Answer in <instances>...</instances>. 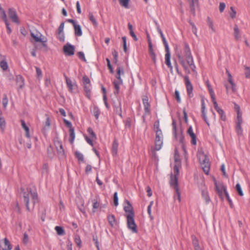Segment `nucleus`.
Segmentation results:
<instances>
[{
    "label": "nucleus",
    "mask_w": 250,
    "mask_h": 250,
    "mask_svg": "<svg viewBox=\"0 0 250 250\" xmlns=\"http://www.w3.org/2000/svg\"><path fill=\"white\" fill-rule=\"evenodd\" d=\"M234 36L236 40H240L241 39L239 29L236 24L234 27Z\"/></svg>",
    "instance_id": "393cba45"
},
{
    "label": "nucleus",
    "mask_w": 250,
    "mask_h": 250,
    "mask_svg": "<svg viewBox=\"0 0 250 250\" xmlns=\"http://www.w3.org/2000/svg\"><path fill=\"white\" fill-rule=\"evenodd\" d=\"M197 157L204 172L208 175L210 169V163L208 156L203 152L200 151L197 154Z\"/></svg>",
    "instance_id": "7ed1b4c3"
},
{
    "label": "nucleus",
    "mask_w": 250,
    "mask_h": 250,
    "mask_svg": "<svg viewBox=\"0 0 250 250\" xmlns=\"http://www.w3.org/2000/svg\"><path fill=\"white\" fill-rule=\"evenodd\" d=\"M245 75L246 78H250V67L247 66H244Z\"/></svg>",
    "instance_id": "49530a36"
},
{
    "label": "nucleus",
    "mask_w": 250,
    "mask_h": 250,
    "mask_svg": "<svg viewBox=\"0 0 250 250\" xmlns=\"http://www.w3.org/2000/svg\"><path fill=\"white\" fill-rule=\"evenodd\" d=\"M16 81L20 88L22 89L24 86V79L21 75H18L16 77Z\"/></svg>",
    "instance_id": "5701e85b"
},
{
    "label": "nucleus",
    "mask_w": 250,
    "mask_h": 250,
    "mask_svg": "<svg viewBox=\"0 0 250 250\" xmlns=\"http://www.w3.org/2000/svg\"><path fill=\"white\" fill-rule=\"evenodd\" d=\"M207 23L209 29L213 32H215V29L214 27L213 23L210 19L208 17L207 19Z\"/></svg>",
    "instance_id": "c9c22d12"
},
{
    "label": "nucleus",
    "mask_w": 250,
    "mask_h": 250,
    "mask_svg": "<svg viewBox=\"0 0 250 250\" xmlns=\"http://www.w3.org/2000/svg\"><path fill=\"white\" fill-rule=\"evenodd\" d=\"M84 90L86 92V96L88 98L90 97V92L91 89V84H84Z\"/></svg>",
    "instance_id": "c756f323"
},
{
    "label": "nucleus",
    "mask_w": 250,
    "mask_h": 250,
    "mask_svg": "<svg viewBox=\"0 0 250 250\" xmlns=\"http://www.w3.org/2000/svg\"><path fill=\"white\" fill-rule=\"evenodd\" d=\"M55 230L59 235H63L65 234L64 229L62 227L56 226L55 228Z\"/></svg>",
    "instance_id": "72a5a7b5"
},
{
    "label": "nucleus",
    "mask_w": 250,
    "mask_h": 250,
    "mask_svg": "<svg viewBox=\"0 0 250 250\" xmlns=\"http://www.w3.org/2000/svg\"><path fill=\"white\" fill-rule=\"evenodd\" d=\"M172 130L173 133L174 134V136L176 139H180L181 140L183 139V137L182 136V131L181 129H177L176 128V122L174 120H173L172 123Z\"/></svg>",
    "instance_id": "9d476101"
},
{
    "label": "nucleus",
    "mask_w": 250,
    "mask_h": 250,
    "mask_svg": "<svg viewBox=\"0 0 250 250\" xmlns=\"http://www.w3.org/2000/svg\"><path fill=\"white\" fill-rule=\"evenodd\" d=\"M211 98L212 99V101L213 104L215 109L217 111H218L221 108L219 107L218 104L215 100V94H213V96L211 97Z\"/></svg>",
    "instance_id": "58836bf2"
},
{
    "label": "nucleus",
    "mask_w": 250,
    "mask_h": 250,
    "mask_svg": "<svg viewBox=\"0 0 250 250\" xmlns=\"http://www.w3.org/2000/svg\"><path fill=\"white\" fill-rule=\"evenodd\" d=\"M84 138H85V140H86V142L88 144H89L92 146H94V144L93 143V141L94 140L92 139L91 138H90V137L89 138V137H87V136H84Z\"/></svg>",
    "instance_id": "6e6d98bb"
},
{
    "label": "nucleus",
    "mask_w": 250,
    "mask_h": 250,
    "mask_svg": "<svg viewBox=\"0 0 250 250\" xmlns=\"http://www.w3.org/2000/svg\"><path fill=\"white\" fill-rule=\"evenodd\" d=\"M92 203H93V209H96L99 208L100 206V203L98 201L97 199H93L92 200Z\"/></svg>",
    "instance_id": "8fccbe9b"
},
{
    "label": "nucleus",
    "mask_w": 250,
    "mask_h": 250,
    "mask_svg": "<svg viewBox=\"0 0 250 250\" xmlns=\"http://www.w3.org/2000/svg\"><path fill=\"white\" fill-rule=\"evenodd\" d=\"M202 196L203 199L205 201L206 204H208L210 202V199L207 188H205L202 191Z\"/></svg>",
    "instance_id": "412c9836"
},
{
    "label": "nucleus",
    "mask_w": 250,
    "mask_h": 250,
    "mask_svg": "<svg viewBox=\"0 0 250 250\" xmlns=\"http://www.w3.org/2000/svg\"><path fill=\"white\" fill-rule=\"evenodd\" d=\"M118 144L117 142L115 140L113 142L112 144V152L113 154L116 155L118 151Z\"/></svg>",
    "instance_id": "f704fd0d"
},
{
    "label": "nucleus",
    "mask_w": 250,
    "mask_h": 250,
    "mask_svg": "<svg viewBox=\"0 0 250 250\" xmlns=\"http://www.w3.org/2000/svg\"><path fill=\"white\" fill-rule=\"evenodd\" d=\"M225 7H226V4L224 2H221L220 3V4H219V10L221 12H222L225 8Z\"/></svg>",
    "instance_id": "774afa93"
},
{
    "label": "nucleus",
    "mask_w": 250,
    "mask_h": 250,
    "mask_svg": "<svg viewBox=\"0 0 250 250\" xmlns=\"http://www.w3.org/2000/svg\"><path fill=\"white\" fill-rule=\"evenodd\" d=\"M88 17L89 20L92 23L93 26L96 28L97 27L98 25V23L97 21V20L95 17L94 16L93 14L92 13H89L88 14Z\"/></svg>",
    "instance_id": "cd10ccee"
},
{
    "label": "nucleus",
    "mask_w": 250,
    "mask_h": 250,
    "mask_svg": "<svg viewBox=\"0 0 250 250\" xmlns=\"http://www.w3.org/2000/svg\"><path fill=\"white\" fill-rule=\"evenodd\" d=\"M70 132V139L69 142L70 144H72L74 143L75 138V134L74 132V129L73 127H70L69 129Z\"/></svg>",
    "instance_id": "c85d7f7f"
},
{
    "label": "nucleus",
    "mask_w": 250,
    "mask_h": 250,
    "mask_svg": "<svg viewBox=\"0 0 250 250\" xmlns=\"http://www.w3.org/2000/svg\"><path fill=\"white\" fill-rule=\"evenodd\" d=\"M106 61L107 62V66H108V68L110 70V72L111 73H113V68L112 67V65H111V64L110 63V62L109 59H108V58H106Z\"/></svg>",
    "instance_id": "0e129e2a"
},
{
    "label": "nucleus",
    "mask_w": 250,
    "mask_h": 250,
    "mask_svg": "<svg viewBox=\"0 0 250 250\" xmlns=\"http://www.w3.org/2000/svg\"><path fill=\"white\" fill-rule=\"evenodd\" d=\"M154 126V129H156V138L155 140L154 149L155 150L158 151L161 149L163 144V135L162 131L159 128V122L155 123Z\"/></svg>",
    "instance_id": "f03ea898"
},
{
    "label": "nucleus",
    "mask_w": 250,
    "mask_h": 250,
    "mask_svg": "<svg viewBox=\"0 0 250 250\" xmlns=\"http://www.w3.org/2000/svg\"><path fill=\"white\" fill-rule=\"evenodd\" d=\"M126 202L127 203V205L124 207V210L125 212L126 217H128L129 215H131V216H134L132 206L129 201H126Z\"/></svg>",
    "instance_id": "dca6fc26"
},
{
    "label": "nucleus",
    "mask_w": 250,
    "mask_h": 250,
    "mask_svg": "<svg viewBox=\"0 0 250 250\" xmlns=\"http://www.w3.org/2000/svg\"><path fill=\"white\" fill-rule=\"evenodd\" d=\"M184 52L187 63L183 58L180 55L178 56L179 62L184 68L186 73L190 74V72L189 67L194 73H197L196 71V67L194 62L193 58L189 46L187 42H184Z\"/></svg>",
    "instance_id": "f257e3e1"
},
{
    "label": "nucleus",
    "mask_w": 250,
    "mask_h": 250,
    "mask_svg": "<svg viewBox=\"0 0 250 250\" xmlns=\"http://www.w3.org/2000/svg\"><path fill=\"white\" fill-rule=\"evenodd\" d=\"M181 167V165H175L173 167V173L174 177L172 175L170 179V185L174 184V181L176 180V184H178V180L179 175V168Z\"/></svg>",
    "instance_id": "1a4fd4ad"
},
{
    "label": "nucleus",
    "mask_w": 250,
    "mask_h": 250,
    "mask_svg": "<svg viewBox=\"0 0 250 250\" xmlns=\"http://www.w3.org/2000/svg\"><path fill=\"white\" fill-rule=\"evenodd\" d=\"M143 102L145 112L147 113H149L150 105L148 103V98L147 96H144L143 97Z\"/></svg>",
    "instance_id": "4be33fe9"
},
{
    "label": "nucleus",
    "mask_w": 250,
    "mask_h": 250,
    "mask_svg": "<svg viewBox=\"0 0 250 250\" xmlns=\"http://www.w3.org/2000/svg\"><path fill=\"white\" fill-rule=\"evenodd\" d=\"M202 117L203 118L205 122L206 123V124L208 125L209 126L210 124L208 121L205 111H202Z\"/></svg>",
    "instance_id": "5fc2aeb1"
},
{
    "label": "nucleus",
    "mask_w": 250,
    "mask_h": 250,
    "mask_svg": "<svg viewBox=\"0 0 250 250\" xmlns=\"http://www.w3.org/2000/svg\"><path fill=\"white\" fill-rule=\"evenodd\" d=\"M6 126V122L4 118L2 116V112L0 111V128L2 131L5 130Z\"/></svg>",
    "instance_id": "bb28decb"
},
{
    "label": "nucleus",
    "mask_w": 250,
    "mask_h": 250,
    "mask_svg": "<svg viewBox=\"0 0 250 250\" xmlns=\"http://www.w3.org/2000/svg\"><path fill=\"white\" fill-rule=\"evenodd\" d=\"M75 242L78 247H81L82 241L79 236H76L75 237Z\"/></svg>",
    "instance_id": "864d4df0"
},
{
    "label": "nucleus",
    "mask_w": 250,
    "mask_h": 250,
    "mask_svg": "<svg viewBox=\"0 0 250 250\" xmlns=\"http://www.w3.org/2000/svg\"><path fill=\"white\" fill-rule=\"evenodd\" d=\"M187 134L190 136L191 138V143L193 145H196L197 144V137L195 134L194 133L192 127L191 126H190L188 130H187Z\"/></svg>",
    "instance_id": "2eb2a0df"
},
{
    "label": "nucleus",
    "mask_w": 250,
    "mask_h": 250,
    "mask_svg": "<svg viewBox=\"0 0 250 250\" xmlns=\"http://www.w3.org/2000/svg\"><path fill=\"white\" fill-rule=\"evenodd\" d=\"M114 111L116 114L122 118V109L121 107V103L120 102H119L118 105L114 106Z\"/></svg>",
    "instance_id": "a878e982"
},
{
    "label": "nucleus",
    "mask_w": 250,
    "mask_h": 250,
    "mask_svg": "<svg viewBox=\"0 0 250 250\" xmlns=\"http://www.w3.org/2000/svg\"><path fill=\"white\" fill-rule=\"evenodd\" d=\"M83 85L84 84H91L90 79L86 75H84L83 76Z\"/></svg>",
    "instance_id": "603ef678"
},
{
    "label": "nucleus",
    "mask_w": 250,
    "mask_h": 250,
    "mask_svg": "<svg viewBox=\"0 0 250 250\" xmlns=\"http://www.w3.org/2000/svg\"><path fill=\"white\" fill-rule=\"evenodd\" d=\"M235 131L238 136H242L243 135V129L241 125H236Z\"/></svg>",
    "instance_id": "4c0bfd02"
},
{
    "label": "nucleus",
    "mask_w": 250,
    "mask_h": 250,
    "mask_svg": "<svg viewBox=\"0 0 250 250\" xmlns=\"http://www.w3.org/2000/svg\"><path fill=\"white\" fill-rule=\"evenodd\" d=\"M8 15L12 21L19 24L20 21L17 13L14 9L10 8L8 10Z\"/></svg>",
    "instance_id": "f8f14e48"
},
{
    "label": "nucleus",
    "mask_w": 250,
    "mask_h": 250,
    "mask_svg": "<svg viewBox=\"0 0 250 250\" xmlns=\"http://www.w3.org/2000/svg\"><path fill=\"white\" fill-rule=\"evenodd\" d=\"M74 30H75V35L79 36V37L81 36L83 34V32H82L81 25L77 23V24L74 25Z\"/></svg>",
    "instance_id": "b1692460"
},
{
    "label": "nucleus",
    "mask_w": 250,
    "mask_h": 250,
    "mask_svg": "<svg viewBox=\"0 0 250 250\" xmlns=\"http://www.w3.org/2000/svg\"><path fill=\"white\" fill-rule=\"evenodd\" d=\"M171 186L173 187L176 192V194L175 196V199H177L179 201V202H180V193L178 188V184H176V180L174 181V184H171Z\"/></svg>",
    "instance_id": "aec40b11"
},
{
    "label": "nucleus",
    "mask_w": 250,
    "mask_h": 250,
    "mask_svg": "<svg viewBox=\"0 0 250 250\" xmlns=\"http://www.w3.org/2000/svg\"><path fill=\"white\" fill-rule=\"evenodd\" d=\"M217 112L220 115V119L223 121H225L226 120V114L224 111V110L222 109H220L218 111H217Z\"/></svg>",
    "instance_id": "a19ab883"
},
{
    "label": "nucleus",
    "mask_w": 250,
    "mask_h": 250,
    "mask_svg": "<svg viewBox=\"0 0 250 250\" xmlns=\"http://www.w3.org/2000/svg\"><path fill=\"white\" fill-rule=\"evenodd\" d=\"M31 200L34 204L38 199V194L36 192H32L30 189H27L26 192L23 193V200L25 204L27 210L30 211L29 208V200Z\"/></svg>",
    "instance_id": "20e7f679"
},
{
    "label": "nucleus",
    "mask_w": 250,
    "mask_h": 250,
    "mask_svg": "<svg viewBox=\"0 0 250 250\" xmlns=\"http://www.w3.org/2000/svg\"><path fill=\"white\" fill-rule=\"evenodd\" d=\"M58 38L61 41H64V35L63 32H58Z\"/></svg>",
    "instance_id": "338daca9"
},
{
    "label": "nucleus",
    "mask_w": 250,
    "mask_h": 250,
    "mask_svg": "<svg viewBox=\"0 0 250 250\" xmlns=\"http://www.w3.org/2000/svg\"><path fill=\"white\" fill-rule=\"evenodd\" d=\"M0 67L3 71H6L8 69L6 57L1 54H0Z\"/></svg>",
    "instance_id": "ddd939ff"
},
{
    "label": "nucleus",
    "mask_w": 250,
    "mask_h": 250,
    "mask_svg": "<svg viewBox=\"0 0 250 250\" xmlns=\"http://www.w3.org/2000/svg\"><path fill=\"white\" fill-rule=\"evenodd\" d=\"M184 80L185 82V84L186 86L188 94L189 97H192L193 96V86L189 81L188 76H185L184 77Z\"/></svg>",
    "instance_id": "9b49d317"
},
{
    "label": "nucleus",
    "mask_w": 250,
    "mask_h": 250,
    "mask_svg": "<svg viewBox=\"0 0 250 250\" xmlns=\"http://www.w3.org/2000/svg\"><path fill=\"white\" fill-rule=\"evenodd\" d=\"M56 146L58 147L59 146L60 147V149L58 148V151L59 153H64V150L62 147V145L61 142H58L56 144Z\"/></svg>",
    "instance_id": "3c124183"
},
{
    "label": "nucleus",
    "mask_w": 250,
    "mask_h": 250,
    "mask_svg": "<svg viewBox=\"0 0 250 250\" xmlns=\"http://www.w3.org/2000/svg\"><path fill=\"white\" fill-rule=\"evenodd\" d=\"M123 83L122 80L117 81L115 80L114 81V85L116 90V93H119L120 90V85Z\"/></svg>",
    "instance_id": "7c9ffc66"
},
{
    "label": "nucleus",
    "mask_w": 250,
    "mask_h": 250,
    "mask_svg": "<svg viewBox=\"0 0 250 250\" xmlns=\"http://www.w3.org/2000/svg\"><path fill=\"white\" fill-rule=\"evenodd\" d=\"M114 204L115 206L118 205V197L117 192H115L114 194Z\"/></svg>",
    "instance_id": "bf43d9fd"
},
{
    "label": "nucleus",
    "mask_w": 250,
    "mask_h": 250,
    "mask_svg": "<svg viewBox=\"0 0 250 250\" xmlns=\"http://www.w3.org/2000/svg\"><path fill=\"white\" fill-rule=\"evenodd\" d=\"M37 77L40 79L42 77V71L41 69L38 67H35Z\"/></svg>",
    "instance_id": "680f3d73"
},
{
    "label": "nucleus",
    "mask_w": 250,
    "mask_h": 250,
    "mask_svg": "<svg viewBox=\"0 0 250 250\" xmlns=\"http://www.w3.org/2000/svg\"><path fill=\"white\" fill-rule=\"evenodd\" d=\"M65 81L69 92L76 93L78 92V86L75 81H72L65 76Z\"/></svg>",
    "instance_id": "423d86ee"
},
{
    "label": "nucleus",
    "mask_w": 250,
    "mask_h": 250,
    "mask_svg": "<svg viewBox=\"0 0 250 250\" xmlns=\"http://www.w3.org/2000/svg\"><path fill=\"white\" fill-rule=\"evenodd\" d=\"M235 188L240 196H243L244 195V193L242 191L241 185H240L239 183H237L236 184L235 186Z\"/></svg>",
    "instance_id": "37998d69"
},
{
    "label": "nucleus",
    "mask_w": 250,
    "mask_h": 250,
    "mask_svg": "<svg viewBox=\"0 0 250 250\" xmlns=\"http://www.w3.org/2000/svg\"><path fill=\"white\" fill-rule=\"evenodd\" d=\"M165 63L170 69L171 73H173V66L170 62V51H166L165 54Z\"/></svg>",
    "instance_id": "f3484780"
},
{
    "label": "nucleus",
    "mask_w": 250,
    "mask_h": 250,
    "mask_svg": "<svg viewBox=\"0 0 250 250\" xmlns=\"http://www.w3.org/2000/svg\"><path fill=\"white\" fill-rule=\"evenodd\" d=\"M120 5L125 8H128L129 0H119Z\"/></svg>",
    "instance_id": "79ce46f5"
},
{
    "label": "nucleus",
    "mask_w": 250,
    "mask_h": 250,
    "mask_svg": "<svg viewBox=\"0 0 250 250\" xmlns=\"http://www.w3.org/2000/svg\"><path fill=\"white\" fill-rule=\"evenodd\" d=\"M8 104V99L6 96H5L2 99V104L4 108H6Z\"/></svg>",
    "instance_id": "69168bd1"
},
{
    "label": "nucleus",
    "mask_w": 250,
    "mask_h": 250,
    "mask_svg": "<svg viewBox=\"0 0 250 250\" xmlns=\"http://www.w3.org/2000/svg\"><path fill=\"white\" fill-rule=\"evenodd\" d=\"M206 84L208 88L210 97H213V94H215V93H214L212 88L211 87V85L209 82V81L208 80L206 81Z\"/></svg>",
    "instance_id": "473e14b6"
},
{
    "label": "nucleus",
    "mask_w": 250,
    "mask_h": 250,
    "mask_svg": "<svg viewBox=\"0 0 250 250\" xmlns=\"http://www.w3.org/2000/svg\"><path fill=\"white\" fill-rule=\"evenodd\" d=\"M12 247L9 241L7 238H5L3 240V245L1 246L2 250H11Z\"/></svg>",
    "instance_id": "6ab92c4d"
},
{
    "label": "nucleus",
    "mask_w": 250,
    "mask_h": 250,
    "mask_svg": "<svg viewBox=\"0 0 250 250\" xmlns=\"http://www.w3.org/2000/svg\"><path fill=\"white\" fill-rule=\"evenodd\" d=\"M213 181L216 191L220 198H223L224 194H226V192H228L226 187L222 183H217L216 180L214 178H213Z\"/></svg>",
    "instance_id": "0eeeda50"
},
{
    "label": "nucleus",
    "mask_w": 250,
    "mask_h": 250,
    "mask_svg": "<svg viewBox=\"0 0 250 250\" xmlns=\"http://www.w3.org/2000/svg\"><path fill=\"white\" fill-rule=\"evenodd\" d=\"M243 123L242 114L237 115L236 125H241Z\"/></svg>",
    "instance_id": "c03bdc74"
},
{
    "label": "nucleus",
    "mask_w": 250,
    "mask_h": 250,
    "mask_svg": "<svg viewBox=\"0 0 250 250\" xmlns=\"http://www.w3.org/2000/svg\"><path fill=\"white\" fill-rule=\"evenodd\" d=\"M211 98L212 99V101L213 104L215 109L217 111H218L221 108L219 107L218 104L215 100V94H213V96L211 97Z\"/></svg>",
    "instance_id": "ea45409f"
},
{
    "label": "nucleus",
    "mask_w": 250,
    "mask_h": 250,
    "mask_svg": "<svg viewBox=\"0 0 250 250\" xmlns=\"http://www.w3.org/2000/svg\"><path fill=\"white\" fill-rule=\"evenodd\" d=\"M153 202H151L150 203V204L147 207V212H148V214H149V217L152 219V217L151 216V207H152V206L153 205Z\"/></svg>",
    "instance_id": "052dcab7"
},
{
    "label": "nucleus",
    "mask_w": 250,
    "mask_h": 250,
    "mask_svg": "<svg viewBox=\"0 0 250 250\" xmlns=\"http://www.w3.org/2000/svg\"><path fill=\"white\" fill-rule=\"evenodd\" d=\"M92 167L90 165H87L85 167V173L86 174H89L92 171Z\"/></svg>",
    "instance_id": "e2e57ef3"
},
{
    "label": "nucleus",
    "mask_w": 250,
    "mask_h": 250,
    "mask_svg": "<svg viewBox=\"0 0 250 250\" xmlns=\"http://www.w3.org/2000/svg\"><path fill=\"white\" fill-rule=\"evenodd\" d=\"M31 36L34 41L36 42H41L44 47H46L47 38L38 31H32L30 32Z\"/></svg>",
    "instance_id": "39448f33"
},
{
    "label": "nucleus",
    "mask_w": 250,
    "mask_h": 250,
    "mask_svg": "<svg viewBox=\"0 0 250 250\" xmlns=\"http://www.w3.org/2000/svg\"><path fill=\"white\" fill-rule=\"evenodd\" d=\"M93 112L95 118L98 119L99 118L100 113L99 109L97 107H94L93 108Z\"/></svg>",
    "instance_id": "de8ad7c7"
},
{
    "label": "nucleus",
    "mask_w": 250,
    "mask_h": 250,
    "mask_svg": "<svg viewBox=\"0 0 250 250\" xmlns=\"http://www.w3.org/2000/svg\"><path fill=\"white\" fill-rule=\"evenodd\" d=\"M226 73L228 75V82L230 84L231 86V89L233 92H235L236 91V84L233 82L232 76H231L230 72L228 71V70H227Z\"/></svg>",
    "instance_id": "a211bd4d"
},
{
    "label": "nucleus",
    "mask_w": 250,
    "mask_h": 250,
    "mask_svg": "<svg viewBox=\"0 0 250 250\" xmlns=\"http://www.w3.org/2000/svg\"><path fill=\"white\" fill-rule=\"evenodd\" d=\"M75 156L77 158V159H78L79 161H81V162H83L84 157H83V154L82 153H81L79 151H76L75 152Z\"/></svg>",
    "instance_id": "a18cd8bd"
},
{
    "label": "nucleus",
    "mask_w": 250,
    "mask_h": 250,
    "mask_svg": "<svg viewBox=\"0 0 250 250\" xmlns=\"http://www.w3.org/2000/svg\"><path fill=\"white\" fill-rule=\"evenodd\" d=\"M108 221L111 226H114L116 224V220L113 215H109L107 217Z\"/></svg>",
    "instance_id": "2f4dec72"
},
{
    "label": "nucleus",
    "mask_w": 250,
    "mask_h": 250,
    "mask_svg": "<svg viewBox=\"0 0 250 250\" xmlns=\"http://www.w3.org/2000/svg\"><path fill=\"white\" fill-rule=\"evenodd\" d=\"M87 132L90 135V137L93 140H96L97 136L95 133L94 132L93 129L91 127H89L87 129Z\"/></svg>",
    "instance_id": "e433bc0d"
},
{
    "label": "nucleus",
    "mask_w": 250,
    "mask_h": 250,
    "mask_svg": "<svg viewBox=\"0 0 250 250\" xmlns=\"http://www.w3.org/2000/svg\"><path fill=\"white\" fill-rule=\"evenodd\" d=\"M63 51L65 54L68 56H72L74 55L75 52L74 46L70 44L67 43L63 46Z\"/></svg>",
    "instance_id": "4468645a"
},
{
    "label": "nucleus",
    "mask_w": 250,
    "mask_h": 250,
    "mask_svg": "<svg viewBox=\"0 0 250 250\" xmlns=\"http://www.w3.org/2000/svg\"><path fill=\"white\" fill-rule=\"evenodd\" d=\"M174 159H175V165H181V162H180V159H179V154H178V153L177 152V151L176 150L175 151Z\"/></svg>",
    "instance_id": "09e8293b"
},
{
    "label": "nucleus",
    "mask_w": 250,
    "mask_h": 250,
    "mask_svg": "<svg viewBox=\"0 0 250 250\" xmlns=\"http://www.w3.org/2000/svg\"><path fill=\"white\" fill-rule=\"evenodd\" d=\"M149 53L151 57L152 60H153L154 62L155 63L156 61V57L153 50L152 49L151 50H149Z\"/></svg>",
    "instance_id": "13d9d810"
},
{
    "label": "nucleus",
    "mask_w": 250,
    "mask_h": 250,
    "mask_svg": "<svg viewBox=\"0 0 250 250\" xmlns=\"http://www.w3.org/2000/svg\"><path fill=\"white\" fill-rule=\"evenodd\" d=\"M162 39L163 40V43H164L166 51H170L169 48L168 47V44L167 42L166 38L164 37V38H162Z\"/></svg>",
    "instance_id": "4d7b16f0"
},
{
    "label": "nucleus",
    "mask_w": 250,
    "mask_h": 250,
    "mask_svg": "<svg viewBox=\"0 0 250 250\" xmlns=\"http://www.w3.org/2000/svg\"><path fill=\"white\" fill-rule=\"evenodd\" d=\"M129 215L127 218V224L128 228L131 230L133 233H137L138 231L137 227L134 219V216H131Z\"/></svg>",
    "instance_id": "6e6552de"
}]
</instances>
